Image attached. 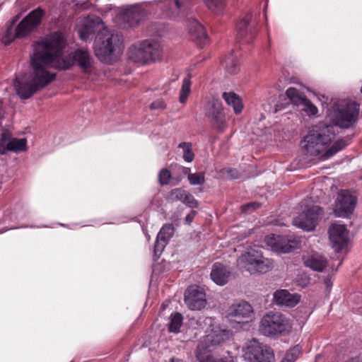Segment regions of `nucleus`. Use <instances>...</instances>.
<instances>
[{
    "label": "nucleus",
    "mask_w": 362,
    "mask_h": 362,
    "mask_svg": "<svg viewBox=\"0 0 362 362\" xmlns=\"http://www.w3.org/2000/svg\"><path fill=\"white\" fill-rule=\"evenodd\" d=\"M37 45H45V59L50 68L67 69L76 64L84 72H89L92 69L93 59L84 48L77 49L71 54H63L65 40L62 33H54Z\"/></svg>",
    "instance_id": "nucleus-2"
},
{
    "label": "nucleus",
    "mask_w": 362,
    "mask_h": 362,
    "mask_svg": "<svg viewBox=\"0 0 362 362\" xmlns=\"http://www.w3.org/2000/svg\"><path fill=\"white\" fill-rule=\"evenodd\" d=\"M191 91L190 76H187L182 81V85L180 93L179 101L185 103Z\"/></svg>",
    "instance_id": "nucleus-31"
},
{
    "label": "nucleus",
    "mask_w": 362,
    "mask_h": 362,
    "mask_svg": "<svg viewBox=\"0 0 362 362\" xmlns=\"http://www.w3.org/2000/svg\"><path fill=\"white\" fill-rule=\"evenodd\" d=\"M151 3L122 7L116 13V21L124 28L134 27L151 11Z\"/></svg>",
    "instance_id": "nucleus-8"
},
{
    "label": "nucleus",
    "mask_w": 362,
    "mask_h": 362,
    "mask_svg": "<svg viewBox=\"0 0 362 362\" xmlns=\"http://www.w3.org/2000/svg\"><path fill=\"white\" fill-rule=\"evenodd\" d=\"M171 178V173L168 169H162L158 175V180L160 185H168Z\"/></svg>",
    "instance_id": "nucleus-40"
},
{
    "label": "nucleus",
    "mask_w": 362,
    "mask_h": 362,
    "mask_svg": "<svg viewBox=\"0 0 362 362\" xmlns=\"http://www.w3.org/2000/svg\"><path fill=\"white\" fill-rule=\"evenodd\" d=\"M300 354V348L298 346H295L286 353L281 362H295Z\"/></svg>",
    "instance_id": "nucleus-36"
},
{
    "label": "nucleus",
    "mask_w": 362,
    "mask_h": 362,
    "mask_svg": "<svg viewBox=\"0 0 362 362\" xmlns=\"http://www.w3.org/2000/svg\"><path fill=\"white\" fill-rule=\"evenodd\" d=\"M182 202L191 208H196L198 206L197 201L194 198V197L192 194L187 192L184 197Z\"/></svg>",
    "instance_id": "nucleus-41"
},
{
    "label": "nucleus",
    "mask_w": 362,
    "mask_h": 362,
    "mask_svg": "<svg viewBox=\"0 0 362 362\" xmlns=\"http://www.w3.org/2000/svg\"><path fill=\"white\" fill-rule=\"evenodd\" d=\"M247 353L251 354L256 362H272L274 359L272 349L267 345L260 344L255 339L249 342L247 346Z\"/></svg>",
    "instance_id": "nucleus-16"
},
{
    "label": "nucleus",
    "mask_w": 362,
    "mask_h": 362,
    "mask_svg": "<svg viewBox=\"0 0 362 362\" xmlns=\"http://www.w3.org/2000/svg\"><path fill=\"white\" fill-rule=\"evenodd\" d=\"M359 105L354 102L340 101L333 103L328 109L327 119L332 124H320L313 127L301 141L305 153L322 160H327L344 148L349 139L337 140L329 148L335 136L334 126L349 129L358 120Z\"/></svg>",
    "instance_id": "nucleus-1"
},
{
    "label": "nucleus",
    "mask_w": 362,
    "mask_h": 362,
    "mask_svg": "<svg viewBox=\"0 0 362 362\" xmlns=\"http://www.w3.org/2000/svg\"><path fill=\"white\" fill-rule=\"evenodd\" d=\"M300 106H302L301 110L304 111L309 116L315 115L318 112L317 107L308 98Z\"/></svg>",
    "instance_id": "nucleus-37"
},
{
    "label": "nucleus",
    "mask_w": 362,
    "mask_h": 362,
    "mask_svg": "<svg viewBox=\"0 0 362 362\" xmlns=\"http://www.w3.org/2000/svg\"><path fill=\"white\" fill-rule=\"evenodd\" d=\"M156 6L163 11L166 17L176 19L185 14L187 8V0H165L151 3V6Z\"/></svg>",
    "instance_id": "nucleus-10"
},
{
    "label": "nucleus",
    "mask_w": 362,
    "mask_h": 362,
    "mask_svg": "<svg viewBox=\"0 0 362 362\" xmlns=\"http://www.w3.org/2000/svg\"><path fill=\"white\" fill-rule=\"evenodd\" d=\"M7 140L6 134H1V137L0 139V154H5L7 151L6 147V142Z\"/></svg>",
    "instance_id": "nucleus-44"
},
{
    "label": "nucleus",
    "mask_w": 362,
    "mask_h": 362,
    "mask_svg": "<svg viewBox=\"0 0 362 362\" xmlns=\"http://www.w3.org/2000/svg\"><path fill=\"white\" fill-rule=\"evenodd\" d=\"M222 98L228 105L233 107V111L236 115H239L242 112L243 109V104L241 98L236 93L231 91L223 92Z\"/></svg>",
    "instance_id": "nucleus-26"
},
{
    "label": "nucleus",
    "mask_w": 362,
    "mask_h": 362,
    "mask_svg": "<svg viewBox=\"0 0 362 362\" xmlns=\"http://www.w3.org/2000/svg\"><path fill=\"white\" fill-rule=\"evenodd\" d=\"M237 264L250 274L266 273L274 267L273 261L264 257L258 248H250L246 251L238 259Z\"/></svg>",
    "instance_id": "nucleus-5"
},
{
    "label": "nucleus",
    "mask_w": 362,
    "mask_h": 362,
    "mask_svg": "<svg viewBox=\"0 0 362 362\" xmlns=\"http://www.w3.org/2000/svg\"><path fill=\"white\" fill-rule=\"evenodd\" d=\"M2 134H6V147L7 151H18L26 150L27 141L25 139H11L7 132H3Z\"/></svg>",
    "instance_id": "nucleus-27"
},
{
    "label": "nucleus",
    "mask_w": 362,
    "mask_h": 362,
    "mask_svg": "<svg viewBox=\"0 0 362 362\" xmlns=\"http://www.w3.org/2000/svg\"><path fill=\"white\" fill-rule=\"evenodd\" d=\"M182 324V316L178 313L171 315L169 323V330L172 332H178Z\"/></svg>",
    "instance_id": "nucleus-33"
},
{
    "label": "nucleus",
    "mask_w": 362,
    "mask_h": 362,
    "mask_svg": "<svg viewBox=\"0 0 362 362\" xmlns=\"http://www.w3.org/2000/svg\"><path fill=\"white\" fill-rule=\"evenodd\" d=\"M230 274V272L226 267L221 263H216L213 265L211 278L216 284L223 286L228 282Z\"/></svg>",
    "instance_id": "nucleus-24"
},
{
    "label": "nucleus",
    "mask_w": 362,
    "mask_h": 362,
    "mask_svg": "<svg viewBox=\"0 0 362 362\" xmlns=\"http://www.w3.org/2000/svg\"><path fill=\"white\" fill-rule=\"evenodd\" d=\"M207 345H199L197 351V358L199 362H223L222 359L215 358L209 350Z\"/></svg>",
    "instance_id": "nucleus-28"
},
{
    "label": "nucleus",
    "mask_w": 362,
    "mask_h": 362,
    "mask_svg": "<svg viewBox=\"0 0 362 362\" xmlns=\"http://www.w3.org/2000/svg\"><path fill=\"white\" fill-rule=\"evenodd\" d=\"M3 112V110H2V103H1V102L0 101V112Z\"/></svg>",
    "instance_id": "nucleus-51"
},
{
    "label": "nucleus",
    "mask_w": 362,
    "mask_h": 362,
    "mask_svg": "<svg viewBox=\"0 0 362 362\" xmlns=\"http://www.w3.org/2000/svg\"><path fill=\"white\" fill-rule=\"evenodd\" d=\"M178 147L183 149V158L187 162H192L194 155L191 149V144L187 142L180 143Z\"/></svg>",
    "instance_id": "nucleus-35"
},
{
    "label": "nucleus",
    "mask_w": 362,
    "mask_h": 362,
    "mask_svg": "<svg viewBox=\"0 0 362 362\" xmlns=\"http://www.w3.org/2000/svg\"><path fill=\"white\" fill-rule=\"evenodd\" d=\"M170 361L171 362H182V361L179 360V359H177V358H172L170 359Z\"/></svg>",
    "instance_id": "nucleus-49"
},
{
    "label": "nucleus",
    "mask_w": 362,
    "mask_h": 362,
    "mask_svg": "<svg viewBox=\"0 0 362 362\" xmlns=\"http://www.w3.org/2000/svg\"><path fill=\"white\" fill-rule=\"evenodd\" d=\"M230 337V332L221 327H216L211 330V332L207 334L204 340L207 347L219 345L227 341Z\"/></svg>",
    "instance_id": "nucleus-20"
},
{
    "label": "nucleus",
    "mask_w": 362,
    "mask_h": 362,
    "mask_svg": "<svg viewBox=\"0 0 362 362\" xmlns=\"http://www.w3.org/2000/svg\"><path fill=\"white\" fill-rule=\"evenodd\" d=\"M223 175L229 179H236L238 177V173L235 169H223Z\"/></svg>",
    "instance_id": "nucleus-42"
},
{
    "label": "nucleus",
    "mask_w": 362,
    "mask_h": 362,
    "mask_svg": "<svg viewBox=\"0 0 362 362\" xmlns=\"http://www.w3.org/2000/svg\"><path fill=\"white\" fill-rule=\"evenodd\" d=\"M225 68L228 73L231 74H237L239 70V64L236 57L233 54L227 57L225 59Z\"/></svg>",
    "instance_id": "nucleus-32"
},
{
    "label": "nucleus",
    "mask_w": 362,
    "mask_h": 362,
    "mask_svg": "<svg viewBox=\"0 0 362 362\" xmlns=\"http://www.w3.org/2000/svg\"><path fill=\"white\" fill-rule=\"evenodd\" d=\"M274 301L279 305L294 307L300 301V296L287 290H278L274 293Z\"/></svg>",
    "instance_id": "nucleus-22"
},
{
    "label": "nucleus",
    "mask_w": 362,
    "mask_h": 362,
    "mask_svg": "<svg viewBox=\"0 0 362 362\" xmlns=\"http://www.w3.org/2000/svg\"><path fill=\"white\" fill-rule=\"evenodd\" d=\"M150 107L152 110H164L166 104L163 99H158L151 104Z\"/></svg>",
    "instance_id": "nucleus-43"
},
{
    "label": "nucleus",
    "mask_w": 362,
    "mask_h": 362,
    "mask_svg": "<svg viewBox=\"0 0 362 362\" xmlns=\"http://www.w3.org/2000/svg\"><path fill=\"white\" fill-rule=\"evenodd\" d=\"M45 11L37 8L29 13L13 30L9 28L6 32L5 43H10L15 38H22L30 35L41 23Z\"/></svg>",
    "instance_id": "nucleus-7"
},
{
    "label": "nucleus",
    "mask_w": 362,
    "mask_h": 362,
    "mask_svg": "<svg viewBox=\"0 0 362 362\" xmlns=\"http://www.w3.org/2000/svg\"><path fill=\"white\" fill-rule=\"evenodd\" d=\"M329 239L337 252L341 250L348 242V231L344 225L333 223L329 230Z\"/></svg>",
    "instance_id": "nucleus-17"
},
{
    "label": "nucleus",
    "mask_w": 362,
    "mask_h": 362,
    "mask_svg": "<svg viewBox=\"0 0 362 362\" xmlns=\"http://www.w3.org/2000/svg\"><path fill=\"white\" fill-rule=\"evenodd\" d=\"M266 244L275 252L281 253H288L291 252L292 246L289 244V241L280 235H272L267 236L265 238Z\"/></svg>",
    "instance_id": "nucleus-21"
},
{
    "label": "nucleus",
    "mask_w": 362,
    "mask_h": 362,
    "mask_svg": "<svg viewBox=\"0 0 362 362\" xmlns=\"http://www.w3.org/2000/svg\"><path fill=\"white\" fill-rule=\"evenodd\" d=\"M119 42V36L112 33L106 28H103L98 34L94 49L96 56L102 62H107L115 47Z\"/></svg>",
    "instance_id": "nucleus-9"
},
{
    "label": "nucleus",
    "mask_w": 362,
    "mask_h": 362,
    "mask_svg": "<svg viewBox=\"0 0 362 362\" xmlns=\"http://www.w3.org/2000/svg\"><path fill=\"white\" fill-rule=\"evenodd\" d=\"M95 23L93 21H88L78 29V35L82 40L87 41L95 33L96 31Z\"/></svg>",
    "instance_id": "nucleus-29"
},
{
    "label": "nucleus",
    "mask_w": 362,
    "mask_h": 362,
    "mask_svg": "<svg viewBox=\"0 0 362 362\" xmlns=\"http://www.w3.org/2000/svg\"><path fill=\"white\" fill-rule=\"evenodd\" d=\"M45 45L35 47L31 64L33 73L31 80L16 78L14 87L17 95L21 99H28L37 91L42 90L55 78V74L49 71L50 68L45 59Z\"/></svg>",
    "instance_id": "nucleus-3"
},
{
    "label": "nucleus",
    "mask_w": 362,
    "mask_h": 362,
    "mask_svg": "<svg viewBox=\"0 0 362 362\" xmlns=\"http://www.w3.org/2000/svg\"><path fill=\"white\" fill-rule=\"evenodd\" d=\"M303 259L305 265L314 271L321 272L327 267L326 259L317 253L303 256Z\"/></svg>",
    "instance_id": "nucleus-25"
},
{
    "label": "nucleus",
    "mask_w": 362,
    "mask_h": 362,
    "mask_svg": "<svg viewBox=\"0 0 362 362\" xmlns=\"http://www.w3.org/2000/svg\"><path fill=\"white\" fill-rule=\"evenodd\" d=\"M163 54L160 45L156 41L144 40L132 45L128 52L132 61L139 64H147L159 60Z\"/></svg>",
    "instance_id": "nucleus-6"
},
{
    "label": "nucleus",
    "mask_w": 362,
    "mask_h": 362,
    "mask_svg": "<svg viewBox=\"0 0 362 362\" xmlns=\"http://www.w3.org/2000/svg\"><path fill=\"white\" fill-rule=\"evenodd\" d=\"M195 211H192L189 214H187L185 217V221L187 223L189 224L192 222L195 215H196Z\"/></svg>",
    "instance_id": "nucleus-46"
},
{
    "label": "nucleus",
    "mask_w": 362,
    "mask_h": 362,
    "mask_svg": "<svg viewBox=\"0 0 362 362\" xmlns=\"http://www.w3.org/2000/svg\"><path fill=\"white\" fill-rule=\"evenodd\" d=\"M3 118H4V114H3V112H0V126L1 125Z\"/></svg>",
    "instance_id": "nucleus-48"
},
{
    "label": "nucleus",
    "mask_w": 362,
    "mask_h": 362,
    "mask_svg": "<svg viewBox=\"0 0 362 362\" xmlns=\"http://www.w3.org/2000/svg\"><path fill=\"white\" fill-rule=\"evenodd\" d=\"M182 173L185 175H187V178L189 179V175H192L190 173V168L186 167H181Z\"/></svg>",
    "instance_id": "nucleus-47"
},
{
    "label": "nucleus",
    "mask_w": 362,
    "mask_h": 362,
    "mask_svg": "<svg viewBox=\"0 0 362 362\" xmlns=\"http://www.w3.org/2000/svg\"><path fill=\"white\" fill-rule=\"evenodd\" d=\"M185 303L192 310H200L206 304L204 289L197 286H189L185 294Z\"/></svg>",
    "instance_id": "nucleus-15"
},
{
    "label": "nucleus",
    "mask_w": 362,
    "mask_h": 362,
    "mask_svg": "<svg viewBox=\"0 0 362 362\" xmlns=\"http://www.w3.org/2000/svg\"><path fill=\"white\" fill-rule=\"evenodd\" d=\"M186 194V191L180 188H177L171 191L170 194V199L172 201L180 200L182 202L184 197Z\"/></svg>",
    "instance_id": "nucleus-39"
},
{
    "label": "nucleus",
    "mask_w": 362,
    "mask_h": 362,
    "mask_svg": "<svg viewBox=\"0 0 362 362\" xmlns=\"http://www.w3.org/2000/svg\"><path fill=\"white\" fill-rule=\"evenodd\" d=\"M188 30L190 35L199 46H203L208 42V36L205 29L197 21H189Z\"/></svg>",
    "instance_id": "nucleus-23"
},
{
    "label": "nucleus",
    "mask_w": 362,
    "mask_h": 362,
    "mask_svg": "<svg viewBox=\"0 0 362 362\" xmlns=\"http://www.w3.org/2000/svg\"><path fill=\"white\" fill-rule=\"evenodd\" d=\"M251 15H247L237 25L236 30L240 38L245 37V42H250L255 38V24H250Z\"/></svg>",
    "instance_id": "nucleus-19"
},
{
    "label": "nucleus",
    "mask_w": 362,
    "mask_h": 362,
    "mask_svg": "<svg viewBox=\"0 0 362 362\" xmlns=\"http://www.w3.org/2000/svg\"><path fill=\"white\" fill-rule=\"evenodd\" d=\"M356 204V195L348 190H341L337 199L334 213L339 217H346L352 214Z\"/></svg>",
    "instance_id": "nucleus-12"
},
{
    "label": "nucleus",
    "mask_w": 362,
    "mask_h": 362,
    "mask_svg": "<svg viewBox=\"0 0 362 362\" xmlns=\"http://www.w3.org/2000/svg\"><path fill=\"white\" fill-rule=\"evenodd\" d=\"M97 26L99 27L101 24V22L99 19H96Z\"/></svg>",
    "instance_id": "nucleus-50"
},
{
    "label": "nucleus",
    "mask_w": 362,
    "mask_h": 362,
    "mask_svg": "<svg viewBox=\"0 0 362 362\" xmlns=\"http://www.w3.org/2000/svg\"><path fill=\"white\" fill-rule=\"evenodd\" d=\"M227 316L230 320L244 323L252 320L254 311L250 304L246 301H241L228 308Z\"/></svg>",
    "instance_id": "nucleus-13"
},
{
    "label": "nucleus",
    "mask_w": 362,
    "mask_h": 362,
    "mask_svg": "<svg viewBox=\"0 0 362 362\" xmlns=\"http://www.w3.org/2000/svg\"><path fill=\"white\" fill-rule=\"evenodd\" d=\"M259 204L258 202H252L247 205H245L243 206V209L245 211L249 210L250 208H252L253 209H257L259 206Z\"/></svg>",
    "instance_id": "nucleus-45"
},
{
    "label": "nucleus",
    "mask_w": 362,
    "mask_h": 362,
    "mask_svg": "<svg viewBox=\"0 0 362 362\" xmlns=\"http://www.w3.org/2000/svg\"><path fill=\"white\" fill-rule=\"evenodd\" d=\"M205 115L211 124L220 131L226 127V118L222 103L218 100H212L208 104Z\"/></svg>",
    "instance_id": "nucleus-14"
},
{
    "label": "nucleus",
    "mask_w": 362,
    "mask_h": 362,
    "mask_svg": "<svg viewBox=\"0 0 362 362\" xmlns=\"http://www.w3.org/2000/svg\"><path fill=\"white\" fill-rule=\"evenodd\" d=\"M292 325L289 320L279 312L270 311L259 322V331L267 337L285 335L291 332Z\"/></svg>",
    "instance_id": "nucleus-4"
},
{
    "label": "nucleus",
    "mask_w": 362,
    "mask_h": 362,
    "mask_svg": "<svg viewBox=\"0 0 362 362\" xmlns=\"http://www.w3.org/2000/svg\"><path fill=\"white\" fill-rule=\"evenodd\" d=\"M173 233L174 228L171 224H165L161 228L154 245L155 256L158 257L160 255Z\"/></svg>",
    "instance_id": "nucleus-18"
},
{
    "label": "nucleus",
    "mask_w": 362,
    "mask_h": 362,
    "mask_svg": "<svg viewBox=\"0 0 362 362\" xmlns=\"http://www.w3.org/2000/svg\"><path fill=\"white\" fill-rule=\"evenodd\" d=\"M286 95L291 102L297 106H300L307 98L304 94L292 87L286 90Z\"/></svg>",
    "instance_id": "nucleus-30"
},
{
    "label": "nucleus",
    "mask_w": 362,
    "mask_h": 362,
    "mask_svg": "<svg viewBox=\"0 0 362 362\" xmlns=\"http://www.w3.org/2000/svg\"><path fill=\"white\" fill-rule=\"evenodd\" d=\"M188 180L192 185H202L205 182L204 173L202 172L192 173L189 175Z\"/></svg>",
    "instance_id": "nucleus-38"
},
{
    "label": "nucleus",
    "mask_w": 362,
    "mask_h": 362,
    "mask_svg": "<svg viewBox=\"0 0 362 362\" xmlns=\"http://www.w3.org/2000/svg\"><path fill=\"white\" fill-rule=\"evenodd\" d=\"M320 214L321 209L318 206H311L293 218V224L304 230H313L317 224Z\"/></svg>",
    "instance_id": "nucleus-11"
},
{
    "label": "nucleus",
    "mask_w": 362,
    "mask_h": 362,
    "mask_svg": "<svg viewBox=\"0 0 362 362\" xmlns=\"http://www.w3.org/2000/svg\"><path fill=\"white\" fill-rule=\"evenodd\" d=\"M206 6L215 13H220L225 7L224 0H204Z\"/></svg>",
    "instance_id": "nucleus-34"
}]
</instances>
